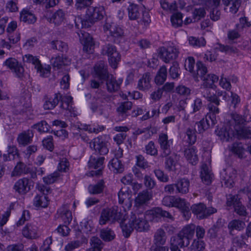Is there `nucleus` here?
Returning a JSON list of instances; mask_svg holds the SVG:
<instances>
[{
  "mask_svg": "<svg viewBox=\"0 0 251 251\" xmlns=\"http://www.w3.org/2000/svg\"><path fill=\"white\" fill-rule=\"evenodd\" d=\"M218 135L223 141H228L233 137L238 139L251 138V127L244 125L226 126L219 132Z\"/></svg>",
  "mask_w": 251,
  "mask_h": 251,
  "instance_id": "1",
  "label": "nucleus"
},
{
  "mask_svg": "<svg viewBox=\"0 0 251 251\" xmlns=\"http://www.w3.org/2000/svg\"><path fill=\"white\" fill-rule=\"evenodd\" d=\"M127 218L126 211L118 212V207L114 206L110 208H104L101 212L99 220L100 224L103 225L108 222L114 223L115 221H125Z\"/></svg>",
  "mask_w": 251,
  "mask_h": 251,
  "instance_id": "2",
  "label": "nucleus"
},
{
  "mask_svg": "<svg viewBox=\"0 0 251 251\" xmlns=\"http://www.w3.org/2000/svg\"><path fill=\"white\" fill-rule=\"evenodd\" d=\"M197 75L195 80L198 81L199 77L201 79L202 83L201 86L210 87L215 86L214 83L218 81V77L214 74H207V68L201 61L197 62Z\"/></svg>",
  "mask_w": 251,
  "mask_h": 251,
  "instance_id": "3",
  "label": "nucleus"
},
{
  "mask_svg": "<svg viewBox=\"0 0 251 251\" xmlns=\"http://www.w3.org/2000/svg\"><path fill=\"white\" fill-rule=\"evenodd\" d=\"M101 54L108 56L109 63L112 68H117L121 60V55L115 46L110 43L105 44L102 47Z\"/></svg>",
  "mask_w": 251,
  "mask_h": 251,
  "instance_id": "4",
  "label": "nucleus"
},
{
  "mask_svg": "<svg viewBox=\"0 0 251 251\" xmlns=\"http://www.w3.org/2000/svg\"><path fill=\"white\" fill-rule=\"evenodd\" d=\"M213 88L214 87L201 86L200 89L202 96L208 101L207 109H210L211 111H217L220 100L212 91Z\"/></svg>",
  "mask_w": 251,
  "mask_h": 251,
  "instance_id": "5",
  "label": "nucleus"
},
{
  "mask_svg": "<svg viewBox=\"0 0 251 251\" xmlns=\"http://www.w3.org/2000/svg\"><path fill=\"white\" fill-rule=\"evenodd\" d=\"M129 224L132 225L134 229L139 232L147 231L150 227L143 214L132 213L129 219Z\"/></svg>",
  "mask_w": 251,
  "mask_h": 251,
  "instance_id": "6",
  "label": "nucleus"
},
{
  "mask_svg": "<svg viewBox=\"0 0 251 251\" xmlns=\"http://www.w3.org/2000/svg\"><path fill=\"white\" fill-rule=\"evenodd\" d=\"M179 50L173 44L167 47H161L159 49L158 56L164 62L167 63L176 59L178 55Z\"/></svg>",
  "mask_w": 251,
  "mask_h": 251,
  "instance_id": "7",
  "label": "nucleus"
},
{
  "mask_svg": "<svg viewBox=\"0 0 251 251\" xmlns=\"http://www.w3.org/2000/svg\"><path fill=\"white\" fill-rule=\"evenodd\" d=\"M192 213L196 215L197 218L204 219L217 212L216 209L213 207L206 208L203 203L194 204L191 207Z\"/></svg>",
  "mask_w": 251,
  "mask_h": 251,
  "instance_id": "8",
  "label": "nucleus"
},
{
  "mask_svg": "<svg viewBox=\"0 0 251 251\" xmlns=\"http://www.w3.org/2000/svg\"><path fill=\"white\" fill-rule=\"evenodd\" d=\"M158 143L161 151L160 157H166L171 154V146L172 144V141L168 139L167 133L163 132L159 133Z\"/></svg>",
  "mask_w": 251,
  "mask_h": 251,
  "instance_id": "9",
  "label": "nucleus"
},
{
  "mask_svg": "<svg viewBox=\"0 0 251 251\" xmlns=\"http://www.w3.org/2000/svg\"><path fill=\"white\" fill-rule=\"evenodd\" d=\"M105 32H109L110 36L113 38V42L116 43L119 38L124 36V31L121 27L113 23L107 22L103 25Z\"/></svg>",
  "mask_w": 251,
  "mask_h": 251,
  "instance_id": "10",
  "label": "nucleus"
},
{
  "mask_svg": "<svg viewBox=\"0 0 251 251\" xmlns=\"http://www.w3.org/2000/svg\"><path fill=\"white\" fill-rule=\"evenodd\" d=\"M4 66L9 69L16 76L22 78L24 75V69L22 64L15 58L10 57L3 63Z\"/></svg>",
  "mask_w": 251,
  "mask_h": 251,
  "instance_id": "11",
  "label": "nucleus"
},
{
  "mask_svg": "<svg viewBox=\"0 0 251 251\" xmlns=\"http://www.w3.org/2000/svg\"><path fill=\"white\" fill-rule=\"evenodd\" d=\"M131 192L128 187H123L118 193L119 202L123 205L126 211V209H129L132 206Z\"/></svg>",
  "mask_w": 251,
  "mask_h": 251,
  "instance_id": "12",
  "label": "nucleus"
},
{
  "mask_svg": "<svg viewBox=\"0 0 251 251\" xmlns=\"http://www.w3.org/2000/svg\"><path fill=\"white\" fill-rule=\"evenodd\" d=\"M222 181L226 187H231L237 176V171L233 168L228 167L221 173Z\"/></svg>",
  "mask_w": 251,
  "mask_h": 251,
  "instance_id": "13",
  "label": "nucleus"
},
{
  "mask_svg": "<svg viewBox=\"0 0 251 251\" xmlns=\"http://www.w3.org/2000/svg\"><path fill=\"white\" fill-rule=\"evenodd\" d=\"M31 181L26 177L18 180L14 185L13 189L20 195H25L31 190Z\"/></svg>",
  "mask_w": 251,
  "mask_h": 251,
  "instance_id": "14",
  "label": "nucleus"
},
{
  "mask_svg": "<svg viewBox=\"0 0 251 251\" xmlns=\"http://www.w3.org/2000/svg\"><path fill=\"white\" fill-rule=\"evenodd\" d=\"M104 160V157H97L93 155L91 156L88 162L89 168L98 169L92 171V176H98L101 174Z\"/></svg>",
  "mask_w": 251,
  "mask_h": 251,
  "instance_id": "15",
  "label": "nucleus"
},
{
  "mask_svg": "<svg viewBox=\"0 0 251 251\" xmlns=\"http://www.w3.org/2000/svg\"><path fill=\"white\" fill-rule=\"evenodd\" d=\"M104 15V8L103 6L89 7L87 11V15L91 23L101 20Z\"/></svg>",
  "mask_w": 251,
  "mask_h": 251,
  "instance_id": "16",
  "label": "nucleus"
},
{
  "mask_svg": "<svg viewBox=\"0 0 251 251\" xmlns=\"http://www.w3.org/2000/svg\"><path fill=\"white\" fill-rule=\"evenodd\" d=\"M90 147L100 155H105L108 152L106 143L102 138H94L90 143Z\"/></svg>",
  "mask_w": 251,
  "mask_h": 251,
  "instance_id": "17",
  "label": "nucleus"
},
{
  "mask_svg": "<svg viewBox=\"0 0 251 251\" xmlns=\"http://www.w3.org/2000/svg\"><path fill=\"white\" fill-rule=\"evenodd\" d=\"M95 75L100 79L104 80L107 79L109 75L107 70V66L103 61L96 63L94 67Z\"/></svg>",
  "mask_w": 251,
  "mask_h": 251,
  "instance_id": "18",
  "label": "nucleus"
},
{
  "mask_svg": "<svg viewBox=\"0 0 251 251\" xmlns=\"http://www.w3.org/2000/svg\"><path fill=\"white\" fill-rule=\"evenodd\" d=\"M23 236L28 239H36L39 236L37 226L32 223L27 224L22 230Z\"/></svg>",
  "mask_w": 251,
  "mask_h": 251,
  "instance_id": "19",
  "label": "nucleus"
},
{
  "mask_svg": "<svg viewBox=\"0 0 251 251\" xmlns=\"http://www.w3.org/2000/svg\"><path fill=\"white\" fill-rule=\"evenodd\" d=\"M184 155L189 163L193 165L197 164L199 158L197 154V150L194 146H190L184 150Z\"/></svg>",
  "mask_w": 251,
  "mask_h": 251,
  "instance_id": "20",
  "label": "nucleus"
},
{
  "mask_svg": "<svg viewBox=\"0 0 251 251\" xmlns=\"http://www.w3.org/2000/svg\"><path fill=\"white\" fill-rule=\"evenodd\" d=\"M152 198L151 192L144 190L140 192L135 199V205L139 207L147 204Z\"/></svg>",
  "mask_w": 251,
  "mask_h": 251,
  "instance_id": "21",
  "label": "nucleus"
},
{
  "mask_svg": "<svg viewBox=\"0 0 251 251\" xmlns=\"http://www.w3.org/2000/svg\"><path fill=\"white\" fill-rule=\"evenodd\" d=\"M57 214L61 217L64 223L69 224L72 220V212L69 209V205L64 204L57 210Z\"/></svg>",
  "mask_w": 251,
  "mask_h": 251,
  "instance_id": "22",
  "label": "nucleus"
},
{
  "mask_svg": "<svg viewBox=\"0 0 251 251\" xmlns=\"http://www.w3.org/2000/svg\"><path fill=\"white\" fill-rule=\"evenodd\" d=\"M132 103L126 101L121 102L117 108V112L122 120L126 119L129 114V111L131 109Z\"/></svg>",
  "mask_w": 251,
  "mask_h": 251,
  "instance_id": "23",
  "label": "nucleus"
},
{
  "mask_svg": "<svg viewBox=\"0 0 251 251\" xmlns=\"http://www.w3.org/2000/svg\"><path fill=\"white\" fill-rule=\"evenodd\" d=\"M151 77L149 73H145L138 81L137 88L141 91H147L151 87Z\"/></svg>",
  "mask_w": 251,
  "mask_h": 251,
  "instance_id": "24",
  "label": "nucleus"
},
{
  "mask_svg": "<svg viewBox=\"0 0 251 251\" xmlns=\"http://www.w3.org/2000/svg\"><path fill=\"white\" fill-rule=\"evenodd\" d=\"M190 182L188 179L182 178L178 179L175 183L176 193L187 194L189 192Z\"/></svg>",
  "mask_w": 251,
  "mask_h": 251,
  "instance_id": "25",
  "label": "nucleus"
},
{
  "mask_svg": "<svg viewBox=\"0 0 251 251\" xmlns=\"http://www.w3.org/2000/svg\"><path fill=\"white\" fill-rule=\"evenodd\" d=\"M195 228L196 226L194 224L187 225L182 228L179 233L185 240H188L190 242L194 235Z\"/></svg>",
  "mask_w": 251,
  "mask_h": 251,
  "instance_id": "26",
  "label": "nucleus"
},
{
  "mask_svg": "<svg viewBox=\"0 0 251 251\" xmlns=\"http://www.w3.org/2000/svg\"><path fill=\"white\" fill-rule=\"evenodd\" d=\"M62 95L60 93H56L53 97H50L45 100L44 104L45 109L49 110L53 109L61 100Z\"/></svg>",
  "mask_w": 251,
  "mask_h": 251,
  "instance_id": "27",
  "label": "nucleus"
},
{
  "mask_svg": "<svg viewBox=\"0 0 251 251\" xmlns=\"http://www.w3.org/2000/svg\"><path fill=\"white\" fill-rule=\"evenodd\" d=\"M167 236L164 229H158L153 236L154 245H164L166 241Z\"/></svg>",
  "mask_w": 251,
  "mask_h": 251,
  "instance_id": "28",
  "label": "nucleus"
},
{
  "mask_svg": "<svg viewBox=\"0 0 251 251\" xmlns=\"http://www.w3.org/2000/svg\"><path fill=\"white\" fill-rule=\"evenodd\" d=\"M148 214L152 216L153 218L163 217L168 218L171 221L174 220V218L169 212L163 210L158 207L150 211Z\"/></svg>",
  "mask_w": 251,
  "mask_h": 251,
  "instance_id": "29",
  "label": "nucleus"
},
{
  "mask_svg": "<svg viewBox=\"0 0 251 251\" xmlns=\"http://www.w3.org/2000/svg\"><path fill=\"white\" fill-rule=\"evenodd\" d=\"M106 79L107 89L109 92H114L118 90L123 82L122 79L119 78L116 80L112 76L110 78L108 77Z\"/></svg>",
  "mask_w": 251,
  "mask_h": 251,
  "instance_id": "30",
  "label": "nucleus"
},
{
  "mask_svg": "<svg viewBox=\"0 0 251 251\" xmlns=\"http://www.w3.org/2000/svg\"><path fill=\"white\" fill-rule=\"evenodd\" d=\"M176 157V154L173 153L166 157L165 168L168 171L175 172L176 171V166L177 165V161L175 159Z\"/></svg>",
  "mask_w": 251,
  "mask_h": 251,
  "instance_id": "31",
  "label": "nucleus"
},
{
  "mask_svg": "<svg viewBox=\"0 0 251 251\" xmlns=\"http://www.w3.org/2000/svg\"><path fill=\"white\" fill-rule=\"evenodd\" d=\"M33 137V133L32 131L28 130L20 134L17 140L19 144L25 146L31 142Z\"/></svg>",
  "mask_w": 251,
  "mask_h": 251,
  "instance_id": "32",
  "label": "nucleus"
},
{
  "mask_svg": "<svg viewBox=\"0 0 251 251\" xmlns=\"http://www.w3.org/2000/svg\"><path fill=\"white\" fill-rule=\"evenodd\" d=\"M167 76V70L165 66H163L157 72L154 78V82L157 85H162L166 80Z\"/></svg>",
  "mask_w": 251,
  "mask_h": 251,
  "instance_id": "33",
  "label": "nucleus"
},
{
  "mask_svg": "<svg viewBox=\"0 0 251 251\" xmlns=\"http://www.w3.org/2000/svg\"><path fill=\"white\" fill-rule=\"evenodd\" d=\"M30 172V168L22 162H19L12 173L13 176H20L22 174H27Z\"/></svg>",
  "mask_w": 251,
  "mask_h": 251,
  "instance_id": "34",
  "label": "nucleus"
},
{
  "mask_svg": "<svg viewBox=\"0 0 251 251\" xmlns=\"http://www.w3.org/2000/svg\"><path fill=\"white\" fill-rule=\"evenodd\" d=\"M209 112L206 115L205 118H203L202 120H206V123L209 124V128L213 126L217 122V115L220 113V109L218 107V110L211 111L208 109Z\"/></svg>",
  "mask_w": 251,
  "mask_h": 251,
  "instance_id": "35",
  "label": "nucleus"
},
{
  "mask_svg": "<svg viewBox=\"0 0 251 251\" xmlns=\"http://www.w3.org/2000/svg\"><path fill=\"white\" fill-rule=\"evenodd\" d=\"M109 168L115 173H122L124 171V166L117 158H113L109 162Z\"/></svg>",
  "mask_w": 251,
  "mask_h": 251,
  "instance_id": "36",
  "label": "nucleus"
},
{
  "mask_svg": "<svg viewBox=\"0 0 251 251\" xmlns=\"http://www.w3.org/2000/svg\"><path fill=\"white\" fill-rule=\"evenodd\" d=\"M20 20L27 24H33L36 21V18L31 12L23 10L21 12Z\"/></svg>",
  "mask_w": 251,
  "mask_h": 251,
  "instance_id": "37",
  "label": "nucleus"
},
{
  "mask_svg": "<svg viewBox=\"0 0 251 251\" xmlns=\"http://www.w3.org/2000/svg\"><path fill=\"white\" fill-rule=\"evenodd\" d=\"M65 19V13L62 9L56 11L50 18V22H52L55 25H61Z\"/></svg>",
  "mask_w": 251,
  "mask_h": 251,
  "instance_id": "38",
  "label": "nucleus"
},
{
  "mask_svg": "<svg viewBox=\"0 0 251 251\" xmlns=\"http://www.w3.org/2000/svg\"><path fill=\"white\" fill-rule=\"evenodd\" d=\"M171 244H175L180 248L187 247L189 245V242L185 240L179 233L176 236L173 237L171 240Z\"/></svg>",
  "mask_w": 251,
  "mask_h": 251,
  "instance_id": "39",
  "label": "nucleus"
},
{
  "mask_svg": "<svg viewBox=\"0 0 251 251\" xmlns=\"http://www.w3.org/2000/svg\"><path fill=\"white\" fill-rule=\"evenodd\" d=\"M49 201L47 196L37 195L34 199V205L36 207H46Z\"/></svg>",
  "mask_w": 251,
  "mask_h": 251,
  "instance_id": "40",
  "label": "nucleus"
},
{
  "mask_svg": "<svg viewBox=\"0 0 251 251\" xmlns=\"http://www.w3.org/2000/svg\"><path fill=\"white\" fill-rule=\"evenodd\" d=\"M104 187V181L103 180H100L96 184L89 185L88 190L91 194H98L103 192Z\"/></svg>",
  "mask_w": 251,
  "mask_h": 251,
  "instance_id": "41",
  "label": "nucleus"
},
{
  "mask_svg": "<svg viewBox=\"0 0 251 251\" xmlns=\"http://www.w3.org/2000/svg\"><path fill=\"white\" fill-rule=\"evenodd\" d=\"M188 40L189 44L194 47H204L206 44V41L203 37L198 38L190 36Z\"/></svg>",
  "mask_w": 251,
  "mask_h": 251,
  "instance_id": "42",
  "label": "nucleus"
},
{
  "mask_svg": "<svg viewBox=\"0 0 251 251\" xmlns=\"http://www.w3.org/2000/svg\"><path fill=\"white\" fill-rule=\"evenodd\" d=\"M205 243L202 240L194 239L189 248V251H203L205 249Z\"/></svg>",
  "mask_w": 251,
  "mask_h": 251,
  "instance_id": "43",
  "label": "nucleus"
},
{
  "mask_svg": "<svg viewBox=\"0 0 251 251\" xmlns=\"http://www.w3.org/2000/svg\"><path fill=\"white\" fill-rule=\"evenodd\" d=\"M90 244L91 247L87 251H101L102 242L98 237H92L90 240Z\"/></svg>",
  "mask_w": 251,
  "mask_h": 251,
  "instance_id": "44",
  "label": "nucleus"
},
{
  "mask_svg": "<svg viewBox=\"0 0 251 251\" xmlns=\"http://www.w3.org/2000/svg\"><path fill=\"white\" fill-rule=\"evenodd\" d=\"M100 236L104 241H110L114 239L115 235L111 229L106 228L100 230Z\"/></svg>",
  "mask_w": 251,
  "mask_h": 251,
  "instance_id": "45",
  "label": "nucleus"
},
{
  "mask_svg": "<svg viewBox=\"0 0 251 251\" xmlns=\"http://www.w3.org/2000/svg\"><path fill=\"white\" fill-rule=\"evenodd\" d=\"M94 43L90 36L86 37L84 41L83 50L88 53L93 52L94 48Z\"/></svg>",
  "mask_w": 251,
  "mask_h": 251,
  "instance_id": "46",
  "label": "nucleus"
},
{
  "mask_svg": "<svg viewBox=\"0 0 251 251\" xmlns=\"http://www.w3.org/2000/svg\"><path fill=\"white\" fill-rule=\"evenodd\" d=\"M50 44L52 49L62 52L66 51L68 49L67 44L60 40L52 41Z\"/></svg>",
  "mask_w": 251,
  "mask_h": 251,
  "instance_id": "47",
  "label": "nucleus"
},
{
  "mask_svg": "<svg viewBox=\"0 0 251 251\" xmlns=\"http://www.w3.org/2000/svg\"><path fill=\"white\" fill-rule=\"evenodd\" d=\"M215 50L226 53H236L238 51V50L235 47L227 45L225 46L221 44H217Z\"/></svg>",
  "mask_w": 251,
  "mask_h": 251,
  "instance_id": "48",
  "label": "nucleus"
},
{
  "mask_svg": "<svg viewBox=\"0 0 251 251\" xmlns=\"http://www.w3.org/2000/svg\"><path fill=\"white\" fill-rule=\"evenodd\" d=\"M145 152L151 156H156L158 155V150L153 141H150L145 148Z\"/></svg>",
  "mask_w": 251,
  "mask_h": 251,
  "instance_id": "49",
  "label": "nucleus"
},
{
  "mask_svg": "<svg viewBox=\"0 0 251 251\" xmlns=\"http://www.w3.org/2000/svg\"><path fill=\"white\" fill-rule=\"evenodd\" d=\"M39 75L44 77H48L50 73L51 67L49 65L43 66L41 63L35 68Z\"/></svg>",
  "mask_w": 251,
  "mask_h": 251,
  "instance_id": "50",
  "label": "nucleus"
},
{
  "mask_svg": "<svg viewBox=\"0 0 251 251\" xmlns=\"http://www.w3.org/2000/svg\"><path fill=\"white\" fill-rule=\"evenodd\" d=\"M231 151L238 155L239 158H243L245 153V149L241 143H234L232 144Z\"/></svg>",
  "mask_w": 251,
  "mask_h": 251,
  "instance_id": "51",
  "label": "nucleus"
},
{
  "mask_svg": "<svg viewBox=\"0 0 251 251\" xmlns=\"http://www.w3.org/2000/svg\"><path fill=\"white\" fill-rule=\"evenodd\" d=\"M128 16L130 20H134L139 18L140 13L137 5L135 4L130 5L128 7Z\"/></svg>",
  "mask_w": 251,
  "mask_h": 251,
  "instance_id": "52",
  "label": "nucleus"
},
{
  "mask_svg": "<svg viewBox=\"0 0 251 251\" xmlns=\"http://www.w3.org/2000/svg\"><path fill=\"white\" fill-rule=\"evenodd\" d=\"M192 14L194 22H195L204 18L206 14V11L203 7L195 8Z\"/></svg>",
  "mask_w": 251,
  "mask_h": 251,
  "instance_id": "53",
  "label": "nucleus"
},
{
  "mask_svg": "<svg viewBox=\"0 0 251 251\" xmlns=\"http://www.w3.org/2000/svg\"><path fill=\"white\" fill-rule=\"evenodd\" d=\"M135 158L136 160V165L138 167L142 169H146L150 167L149 162L143 155L141 154L136 155Z\"/></svg>",
  "mask_w": 251,
  "mask_h": 251,
  "instance_id": "54",
  "label": "nucleus"
},
{
  "mask_svg": "<svg viewBox=\"0 0 251 251\" xmlns=\"http://www.w3.org/2000/svg\"><path fill=\"white\" fill-rule=\"evenodd\" d=\"M160 3L161 7L166 11H174L177 8L176 2L170 3L168 0H160Z\"/></svg>",
  "mask_w": 251,
  "mask_h": 251,
  "instance_id": "55",
  "label": "nucleus"
},
{
  "mask_svg": "<svg viewBox=\"0 0 251 251\" xmlns=\"http://www.w3.org/2000/svg\"><path fill=\"white\" fill-rule=\"evenodd\" d=\"M171 21L174 27H178L181 26L183 23L182 14L177 12L173 14L171 17Z\"/></svg>",
  "mask_w": 251,
  "mask_h": 251,
  "instance_id": "56",
  "label": "nucleus"
},
{
  "mask_svg": "<svg viewBox=\"0 0 251 251\" xmlns=\"http://www.w3.org/2000/svg\"><path fill=\"white\" fill-rule=\"evenodd\" d=\"M228 226L229 229L232 230H241L244 228L245 224L239 220H233L229 223Z\"/></svg>",
  "mask_w": 251,
  "mask_h": 251,
  "instance_id": "57",
  "label": "nucleus"
},
{
  "mask_svg": "<svg viewBox=\"0 0 251 251\" xmlns=\"http://www.w3.org/2000/svg\"><path fill=\"white\" fill-rule=\"evenodd\" d=\"M196 129H192L191 128H188L187 129L186 131V134L187 136V142L190 144L193 145L194 144L197 140V136H196Z\"/></svg>",
  "mask_w": 251,
  "mask_h": 251,
  "instance_id": "58",
  "label": "nucleus"
},
{
  "mask_svg": "<svg viewBox=\"0 0 251 251\" xmlns=\"http://www.w3.org/2000/svg\"><path fill=\"white\" fill-rule=\"evenodd\" d=\"M124 221H123V222H119L120 223L121 227L122 228L124 236L126 238H128L130 236L131 232L134 230V228L132 225L129 224V221L128 222V224L125 225H124L123 224Z\"/></svg>",
  "mask_w": 251,
  "mask_h": 251,
  "instance_id": "59",
  "label": "nucleus"
},
{
  "mask_svg": "<svg viewBox=\"0 0 251 251\" xmlns=\"http://www.w3.org/2000/svg\"><path fill=\"white\" fill-rule=\"evenodd\" d=\"M173 207L178 208L180 211L183 209L187 206H190L189 203L187 202L185 200L180 198H176L175 197Z\"/></svg>",
  "mask_w": 251,
  "mask_h": 251,
  "instance_id": "60",
  "label": "nucleus"
},
{
  "mask_svg": "<svg viewBox=\"0 0 251 251\" xmlns=\"http://www.w3.org/2000/svg\"><path fill=\"white\" fill-rule=\"evenodd\" d=\"M144 184L148 190L153 189L156 186L155 180L150 176L145 175L144 177Z\"/></svg>",
  "mask_w": 251,
  "mask_h": 251,
  "instance_id": "61",
  "label": "nucleus"
},
{
  "mask_svg": "<svg viewBox=\"0 0 251 251\" xmlns=\"http://www.w3.org/2000/svg\"><path fill=\"white\" fill-rule=\"evenodd\" d=\"M32 127L40 132H48L49 130V126L45 121H42L37 124H34Z\"/></svg>",
  "mask_w": 251,
  "mask_h": 251,
  "instance_id": "62",
  "label": "nucleus"
},
{
  "mask_svg": "<svg viewBox=\"0 0 251 251\" xmlns=\"http://www.w3.org/2000/svg\"><path fill=\"white\" fill-rule=\"evenodd\" d=\"M23 60L25 62L31 63L34 65L35 68L41 63L39 59L36 56L28 54L23 56Z\"/></svg>",
  "mask_w": 251,
  "mask_h": 251,
  "instance_id": "63",
  "label": "nucleus"
},
{
  "mask_svg": "<svg viewBox=\"0 0 251 251\" xmlns=\"http://www.w3.org/2000/svg\"><path fill=\"white\" fill-rule=\"evenodd\" d=\"M234 208V211L240 216H246L248 214L246 207L240 201L235 203Z\"/></svg>",
  "mask_w": 251,
  "mask_h": 251,
  "instance_id": "64",
  "label": "nucleus"
}]
</instances>
